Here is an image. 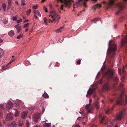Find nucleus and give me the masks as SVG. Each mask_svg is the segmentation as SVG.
I'll return each instance as SVG.
<instances>
[{
  "mask_svg": "<svg viewBox=\"0 0 127 127\" xmlns=\"http://www.w3.org/2000/svg\"><path fill=\"white\" fill-rule=\"evenodd\" d=\"M115 71L112 69H108L107 71L103 74V77L106 78L108 81L113 80L117 81L119 79L114 75L115 74Z\"/></svg>",
  "mask_w": 127,
  "mask_h": 127,
  "instance_id": "nucleus-1",
  "label": "nucleus"
},
{
  "mask_svg": "<svg viewBox=\"0 0 127 127\" xmlns=\"http://www.w3.org/2000/svg\"><path fill=\"white\" fill-rule=\"evenodd\" d=\"M117 0H110L107 4V6L106 7V9H112L116 7H118L121 9L124 5L127 3V0H122V2H119L118 4H115L114 3V1Z\"/></svg>",
  "mask_w": 127,
  "mask_h": 127,
  "instance_id": "nucleus-2",
  "label": "nucleus"
},
{
  "mask_svg": "<svg viewBox=\"0 0 127 127\" xmlns=\"http://www.w3.org/2000/svg\"><path fill=\"white\" fill-rule=\"evenodd\" d=\"M111 41H109L107 54V55H109L112 58H114V56L115 55V52L117 50V46L115 44L111 45Z\"/></svg>",
  "mask_w": 127,
  "mask_h": 127,
  "instance_id": "nucleus-3",
  "label": "nucleus"
},
{
  "mask_svg": "<svg viewBox=\"0 0 127 127\" xmlns=\"http://www.w3.org/2000/svg\"><path fill=\"white\" fill-rule=\"evenodd\" d=\"M58 1H60L62 2H63L64 6L65 7H69L71 5L69 0H57Z\"/></svg>",
  "mask_w": 127,
  "mask_h": 127,
  "instance_id": "nucleus-4",
  "label": "nucleus"
},
{
  "mask_svg": "<svg viewBox=\"0 0 127 127\" xmlns=\"http://www.w3.org/2000/svg\"><path fill=\"white\" fill-rule=\"evenodd\" d=\"M13 116V115L12 113H9L6 115V120L7 121L11 120L12 119Z\"/></svg>",
  "mask_w": 127,
  "mask_h": 127,
  "instance_id": "nucleus-5",
  "label": "nucleus"
},
{
  "mask_svg": "<svg viewBox=\"0 0 127 127\" xmlns=\"http://www.w3.org/2000/svg\"><path fill=\"white\" fill-rule=\"evenodd\" d=\"M124 100L123 99L122 97L120 96V98L116 101V104L119 105H122L123 104L124 102Z\"/></svg>",
  "mask_w": 127,
  "mask_h": 127,
  "instance_id": "nucleus-6",
  "label": "nucleus"
},
{
  "mask_svg": "<svg viewBox=\"0 0 127 127\" xmlns=\"http://www.w3.org/2000/svg\"><path fill=\"white\" fill-rule=\"evenodd\" d=\"M95 88H90L87 92V94L86 95V96L88 97V95H91V94H93L95 92Z\"/></svg>",
  "mask_w": 127,
  "mask_h": 127,
  "instance_id": "nucleus-7",
  "label": "nucleus"
},
{
  "mask_svg": "<svg viewBox=\"0 0 127 127\" xmlns=\"http://www.w3.org/2000/svg\"><path fill=\"white\" fill-rule=\"evenodd\" d=\"M121 45L122 46H125L127 45V35L124 39L122 40Z\"/></svg>",
  "mask_w": 127,
  "mask_h": 127,
  "instance_id": "nucleus-8",
  "label": "nucleus"
},
{
  "mask_svg": "<svg viewBox=\"0 0 127 127\" xmlns=\"http://www.w3.org/2000/svg\"><path fill=\"white\" fill-rule=\"evenodd\" d=\"M39 118V114H34L33 116V121L36 123Z\"/></svg>",
  "mask_w": 127,
  "mask_h": 127,
  "instance_id": "nucleus-9",
  "label": "nucleus"
},
{
  "mask_svg": "<svg viewBox=\"0 0 127 127\" xmlns=\"http://www.w3.org/2000/svg\"><path fill=\"white\" fill-rule=\"evenodd\" d=\"M123 113L122 112H121L117 116L115 117V118L117 120L120 121L123 116Z\"/></svg>",
  "mask_w": 127,
  "mask_h": 127,
  "instance_id": "nucleus-10",
  "label": "nucleus"
},
{
  "mask_svg": "<svg viewBox=\"0 0 127 127\" xmlns=\"http://www.w3.org/2000/svg\"><path fill=\"white\" fill-rule=\"evenodd\" d=\"M28 112L26 111H24L21 114V117L22 119H24L27 116Z\"/></svg>",
  "mask_w": 127,
  "mask_h": 127,
  "instance_id": "nucleus-11",
  "label": "nucleus"
},
{
  "mask_svg": "<svg viewBox=\"0 0 127 127\" xmlns=\"http://www.w3.org/2000/svg\"><path fill=\"white\" fill-rule=\"evenodd\" d=\"M19 24L16 25L14 26V27L17 30L18 33L20 32L21 30V26H19Z\"/></svg>",
  "mask_w": 127,
  "mask_h": 127,
  "instance_id": "nucleus-12",
  "label": "nucleus"
},
{
  "mask_svg": "<svg viewBox=\"0 0 127 127\" xmlns=\"http://www.w3.org/2000/svg\"><path fill=\"white\" fill-rule=\"evenodd\" d=\"M17 124L16 123L15 121L12 122L11 123L9 124L8 125L9 127H14L17 126Z\"/></svg>",
  "mask_w": 127,
  "mask_h": 127,
  "instance_id": "nucleus-13",
  "label": "nucleus"
},
{
  "mask_svg": "<svg viewBox=\"0 0 127 127\" xmlns=\"http://www.w3.org/2000/svg\"><path fill=\"white\" fill-rule=\"evenodd\" d=\"M114 107V106H113L111 108H108L106 111V113L107 114H108L111 113L112 111L113 110Z\"/></svg>",
  "mask_w": 127,
  "mask_h": 127,
  "instance_id": "nucleus-14",
  "label": "nucleus"
},
{
  "mask_svg": "<svg viewBox=\"0 0 127 127\" xmlns=\"http://www.w3.org/2000/svg\"><path fill=\"white\" fill-rule=\"evenodd\" d=\"M7 105L8 107V108L11 109L13 105V103L10 100H8L7 102Z\"/></svg>",
  "mask_w": 127,
  "mask_h": 127,
  "instance_id": "nucleus-15",
  "label": "nucleus"
},
{
  "mask_svg": "<svg viewBox=\"0 0 127 127\" xmlns=\"http://www.w3.org/2000/svg\"><path fill=\"white\" fill-rule=\"evenodd\" d=\"M50 13L51 16H58L57 15V13L55 10H51L50 11Z\"/></svg>",
  "mask_w": 127,
  "mask_h": 127,
  "instance_id": "nucleus-16",
  "label": "nucleus"
},
{
  "mask_svg": "<svg viewBox=\"0 0 127 127\" xmlns=\"http://www.w3.org/2000/svg\"><path fill=\"white\" fill-rule=\"evenodd\" d=\"M64 27V26H62L60 27L58 29H56L55 30V32L57 33L60 32L62 31V29Z\"/></svg>",
  "mask_w": 127,
  "mask_h": 127,
  "instance_id": "nucleus-17",
  "label": "nucleus"
},
{
  "mask_svg": "<svg viewBox=\"0 0 127 127\" xmlns=\"http://www.w3.org/2000/svg\"><path fill=\"white\" fill-rule=\"evenodd\" d=\"M4 50L0 48V58H1L4 55Z\"/></svg>",
  "mask_w": 127,
  "mask_h": 127,
  "instance_id": "nucleus-18",
  "label": "nucleus"
},
{
  "mask_svg": "<svg viewBox=\"0 0 127 127\" xmlns=\"http://www.w3.org/2000/svg\"><path fill=\"white\" fill-rule=\"evenodd\" d=\"M34 16L37 15L38 16H41L40 13L37 10H35L34 11Z\"/></svg>",
  "mask_w": 127,
  "mask_h": 127,
  "instance_id": "nucleus-19",
  "label": "nucleus"
},
{
  "mask_svg": "<svg viewBox=\"0 0 127 127\" xmlns=\"http://www.w3.org/2000/svg\"><path fill=\"white\" fill-rule=\"evenodd\" d=\"M48 21L49 22H52V20L51 19H50L49 20H47L46 18L45 17L44 18V21L45 23V24L46 25H47V21Z\"/></svg>",
  "mask_w": 127,
  "mask_h": 127,
  "instance_id": "nucleus-20",
  "label": "nucleus"
},
{
  "mask_svg": "<svg viewBox=\"0 0 127 127\" xmlns=\"http://www.w3.org/2000/svg\"><path fill=\"white\" fill-rule=\"evenodd\" d=\"M103 88L105 91L109 90V87L108 84H105L103 86Z\"/></svg>",
  "mask_w": 127,
  "mask_h": 127,
  "instance_id": "nucleus-21",
  "label": "nucleus"
},
{
  "mask_svg": "<svg viewBox=\"0 0 127 127\" xmlns=\"http://www.w3.org/2000/svg\"><path fill=\"white\" fill-rule=\"evenodd\" d=\"M8 35L10 36H12L14 34V31L13 30H11L8 33Z\"/></svg>",
  "mask_w": 127,
  "mask_h": 127,
  "instance_id": "nucleus-22",
  "label": "nucleus"
},
{
  "mask_svg": "<svg viewBox=\"0 0 127 127\" xmlns=\"http://www.w3.org/2000/svg\"><path fill=\"white\" fill-rule=\"evenodd\" d=\"M51 126L50 123H45L43 124V127H50Z\"/></svg>",
  "mask_w": 127,
  "mask_h": 127,
  "instance_id": "nucleus-23",
  "label": "nucleus"
},
{
  "mask_svg": "<svg viewBox=\"0 0 127 127\" xmlns=\"http://www.w3.org/2000/svg\"><path fill=\"white\" fill-rule=\"evenodd\" d=\"M8 4L7 7V9L9 10L10 9L12 5V4L11 3V1H8Z\"/></svg>",
  "mask_w": 127,
  "mask_h": 127,
  "instance_id": "nucleus-24",
  "label": "nucleus"
},
{
  "mask_svg": "<svg viewBox=\"0 0 127 127\" xmlns=\"http://www.w3.org/2000/svg\"><path fill=\"white\" fill-rule=\"evenodd\" d=\"M101 7V6L99 4H97L93 7V8L95 10L96 8H99Z\"/></svg>",
  "mask_w": 127,
  "mask_h": 127,
  "instance_id": "nucleus-25",
  "label": "nucleus"
},
{
  "mask_svg": "<svg viewBox=\"0 0 127 127\" xmlns=\"http://www.w3.org/2000/svg\"><path fill=\"white\" fill-rule=\"evenodd\" d=\"M42 96L45 98H49V96L46 93H45L42 95Z\"/></svg>",
  "mask_w": 127,
  "mask_h": 127,
  "instance_id": "nucleus-26",
  "label": "nucleus"
},
{
  "mask_svg": "<svg viewBox=\"0 0 127 127\" xmlns=\"http://www.w3.org/2000/svg\"><path fill=\"white\" fill-rule=\"evenodd\" d=\"M23 36V33H21L18 35L17 37V39H19L20 38H22Z\"/></svg>",
  "mask_w": 127,
  "mask_h": 127,
  "instance_id": "nucleus-27",
  "label": "nucleus"
},
{
  "mask_svg": "<svg viewBox=\"0 0 127 127\" xmlns=\"http://www.w3.org/2000/svg\"><path fill=\"white\" fill-rule=\"evenodd\" d=\"M95 106L96 108L97 109H98L99 107V104L98 102H96L95 104Z\"/></svg>",
  "mask_w": 127,
  "mask_h": 127,
  "instance_id": "nucleus-28",
  "label": "nucleus"
},
{
  "mask_svg": "<svg viewBox=\"0 0 127 127\" xmlns=\"http://www.w3.org/2000/svg\"><path fill=\"white\" fill-rule=\"evenodd\" d=\"M122 13L121 11H118L116 12L115 13V15H120Z\"/></svg>",
  "mask_w": 127,
  "mask_h": 127,
  "instance_id": "nucleus-29",
  "label": "nucleus"
},
{
  "mask_svg": "<svg viewBox=\"0 0 127 127\" xmlns=\"http://www.w3.org/2000/svg\"><path fill=\"white\" fill-rule=\"evenodd\" d=\"M100 19V18L98 17H96L93 20V21L94 22V23H95V22L97 21H99Z\"/></svg>",
  "mask_w": 127,
  "mask_h": 127,
  "instance_id": "nucleus-30",
  "label": "nucleus"
},
{
  "mask_svg": "<svg viewBox=\"0 0 127 127\" xmlns=\"http://www.w3.org/2000/svg\"><path fill=\"white\" fill-rule=\"evenodd\" d=\"M122 72L124 74H125L126 73V71L125 70V67L124 66L122 67Z\"/></svg>",
  "mask_w": 127,
  "mask_h": 127,
  "instance_id": "nucleus-31",
  "label": "nucleus"
},
{
  "mask_svg": "<svg viewBox=\"0 0 127 127\" xmlns=\"http://www.w3.org/2000/svg\"><path fill=\"white\" fill-rule=\"evenodd\" d=\"M8 64L7 65H4L2 66V70H4L6 69V67L8 65Z\"/></svg>",
  "mask_w": 127,
  "mask_h": 127,
  "instance_id": "nucleus-32",
  "label": "nucleus"
},
{
  "mask_svg": "<svg viewBox=\"0 0 127 127\" xmlns=\"http://www.w3.org/2000/svg\"><path fill=\"white\" fill-rule=\"evenodd\" d=\"M19 112L17 111H16L15 112V117H17L19 116Z\"/></svg>",
  "mask_w": 127,
  "mask_h": 127,
  "instance_id": "nucleus-33",
  "label": "nucleus"
},
{
  "mask_svg": "<svg viewBox=\"0 0 127 127\" xmlns=\"http://www.w3.org/2000/svg\"><path fill=\"white\" fill-rule=\"evenodd\" d=\"M38 6V4H36V5H33L32 8L33 9H36Z\"/></svg>",
  "mask_w": 127,
  "mask_h": 127,
  "instance_id": "nucleus-34",
  "label": "nucleus"
},
{
  "mask_svg": "<svg viewBox=\"0 0 127 127\" xmlns=\"http://www.w3.org/2000/svg\"><path fill=\"white\" fill-rule=\"evenodd\" d=\"M2 6L4 10H5L6 7V4L5 3L3 4L2 5Z\"/></svg>",
  "mask_w": 127,
  "mask_h": 127,
  "instance_id": "nucleus-35",
  "label": "nucleus"
},
{
  "mask_svg": "<svg viewBox=\"0 0 127 127\" xmlns=\"http://www.w3.org/2000/svg\"><path fill=\"white\" fill-rule=\"evenodd\" d=\"M31 9H29V10H27V13L29 15L31 12Z\"/></svg>",
  "mask_w": 127,
  "mask_h": 127,
  "instance_id": "nucleus-36",
  "label": "nucleus"
},
{
  "mask_svg": "<svg viewBox=\"0 0 127 127\" xmlns=\"http://www.w3.org/2000/svg\"><path fill=\"white\" fill-rule=\"evenodd\" d=\"M43 9L45 12H48L47 9L45 6H43Z\"/></svg>",
  "mask_w": 127,
  "mask_h": 127,
  "instance_id": "nucleus-37",
  "label": "nucleus"
},
{
  "mask_svg": "<svg viewBox=\"0 0 127 127\" xmlns=\"http://www.w3.org/2000/svg\"><path fill=\"white\" fill-rule=\"evenodd\" d=\"M3 22L4 24H6L8 22V20L5 19L3 21Z\"/></svg>",
  "mask_w": 127,
  "mask_h": 127,
  "instance_id": "nucleus-38",
  "label": "nucleus"
},
{
  "mask_svg": "<svg viewBox=\"0 0 127 127\" xmlns=\"http://www.w3.org/2000/svg\"><path fill=\"white\" fill-rule=\"evenodd\" d=\"M91 104H89L86 105V108L87 109H88L90 106Z\"/></svg>",
  "mask_w": 127,
  "mask_h": 127,
  "instance_id": "nucleus-39",
  "label": "nucleus"
},
{
  "mask_svg": "<svg viewBox=\"0 0 127 127\" xmlns=\"http://www.w3.org/2000/svg\"><path fill=\"white\" fill-rule=\"evenodd\" d=\"M15 60V59H14V60H10V62H9V63H8L7 64H8V65H9V64H10L12 62H14V60Z\"/></svg>",
  "mask_w": 127,
  "mask_h": 127,
  "instance_id": "nucleus-40",
  "label": "nucleus"
},
{
  "mask_svg": "<svg viewBox=\"0 0 127 127\" xmlns=\"http://www.w3.org/2000/svg\"><path fill=\"white\" fill-rule=\"evenodd\" d=\"M125 102L126 104H127V96L125 95Z\"/></svg>",
  "mask_w": 127,
  "mask_h": 127,
  "instance_id": "nucleus-41",
  "label": "nucleus"
},
{
  "mask_svg": "<svg viewBox=\"0 0 127 127\" xmlns=\"http://www.w3.org/2000/svg\"><path fill=\"white\" fill-rule=\"evenodd\" d=\"M57 16H51V18L53 20V21H54L55 20L56 17Z\"/></svg>",
  "mask_w": 127,
  "mask_h": 127,
  "instance_id": "nucleus-42",
  "label": "nucleus"
},
{
  "mask_svg": "<svg viewBox=\"0 0 127 127\" xmlns=\"http://www.w3.org/2000/svg\"><path fill=\"white\" fill-rule=\"evenodd\" d=\"M29 24L28 23L25 24L24 25V27H28L29 26V25H28Z\"/></svg>",
  "mask_w": 127,
  "mask_h": 127,
  "instance_id": "nucleus-43",
  "label": "nucleus"
},
{
  "mask_svg": "<svg viewBox=\"0 0 127 127\" xmlns=\"http://www.w3.org/2000/svg\"><path fill=\"white\" fill-rule=\"evenodd\" d=\"M13 20L15 21H17V17L16 16H14L12 18Z\"/></svg>",
  "mask_w": 127,
  "mask_h": 127,
  "instance_id": "nucleus-44",
  "label": "nucleus"
},
{
  "mask_svg": "<svg viewBox=\"0 0 127 127\" xmlns=\"http://www.w3.org/2000/svg\"><path fill=\"white\" fill-rule=\"evenodd\" d=\"M104 117H103L101 119V121L100 122L101 123H102L103 122V121L104 120Z\"/></svg>",
  "mask_w": 127,
  "mask_h": 127,
  "instance_id": "nucleus-45",
  "label": "nucleus"
},
{
  "mask_svg": "<svg viewBox=\"0 0 127 127\" xmlns=\"http://www.w3.org/2000/svg\"><path fill=\"white\" fill-rule=\"evenodd\" d=\"M124 86V84L122 83H121L120 84V87L122 88H123Z\"/></svg>",
  "mask_w": 127,
  "mask_h": 127,
  "instance_id": "nucleus-46",
  "label": "nucleus"
},
{
  "mask_svg": "<svg viewBox=\"0 0 127 127\" xmlns=\"http://www.w3.org/2000/svg\"><path fill=\"white\" fill-rule=\"evenodd\" d=\"M122 70H121V69H119V68H118V71L119 72V73L120 74V75L121 74V71Z\"/></svg>",
  "mask_w": 127,
  "mask_h": 127,
  "instance_id": "nucleus-47",
  "label": "nucleus"
},
{
  "mask_svg": "<svg viewBox=\"0 0 127 127\" xmlns=\"http://www.w3.org/2000/svg\"><path fill=\"white\" fill-rule=\"evenodd\" d=\"M81 60H80V59H79V60L77 62V63L78 64H80V62H81Z\"/></svg>",
  "mask_w": 127,
  "mask_h": 127,
  "instance_id": "nucleus-48",
  "label": "nucleus"
},
{
  "mask_svg": "<svg viewBox=\"0 0 127 127\" xmlns=\"http://www.w3.org/2000/svg\"><path fill=\"white\" fill-rule=\"evenodd\" d=\"M22 19H20V20H17V23H19L20 22H22Z\"/></svg>",
  "mask_w": 127,
  "mask_h": 127,
  "instance_id": "nucleus-49",
  "label": "nucleus"
},
{
  "mask_svg": "<svg viewBox=\"0 0 127 127\" xmlns=\"http://www.w3.org/2000/svg\"><path fill=\"white\" fill-rule=\"evenodd\" d=\"M125 79V77H123L121 78V80L122 82H124V80Z\"/></svg>",
  "mask_w": 127,
  "mask_h": 127,
  "instance_id": "nucleus-50",
  "label": "nucleus"
},
{
  "mask_svg": "<svg viewBox=\"0 0 127 127\" xmlns=\"http://www.w3.org/2000/svg\"><path fill=\"white\" fill-rule=\"evenodd\" d=\"M3 106L2 104H0V109H3Z\"/></svg>",
  "mask_w": 127,
  "mask_h": 127,
  "instance_id": "nucleus-51",
  "label": "nucleus"
},
{
  "mask_svg": "<svg viewBox=\"0 0 127 127\" xmlns=\"http://www.w3.org/2000/svg\"><path fill=\"white\" fill-rule=\"evenodd\" d=\"M42 114H43L45 111V109L44 108H42Z\"/></svg>",
  "mask_w": 127,
  "mask_h": 127,
  "instance_id": "nucleus-52",
  "label": "nucleus"
},
{
  "mask_svg": "<svg viewBox=\"0 0 127 127\" xmlns=\"http://www.w3.org/2000/svg\"><path fill=\"white\" fill-rule=\"evenodd\" d=\"M114 100V99H110V102L111 103L113 102Z\"/></svg>",
  "mask_w": 127,
  "mask_h": 127,
  "instance_id": "nucleus-53",
  "label": "nucleus"
},
{
  "mask_svg": "<svg viewBox=\"0 0 127 127\" xmlns=\"http://www.w3.org/2000/svg\"><path fill=\"white\" fill-rule=\"evenodd\" d=\"M75 127H80L79 125L77 124H76L75 126Z\"/></svg>",
  "mask_w": 127,
  "mask_h": 127,
  "instance_id": "nucleus-54",
  "label": "nucleus"
},
{
  "mask_svg": "<svg viewBox=\"0 0 127 127\" xmlns=\"http://www.w3.org/2000/svg\"><path fill=\"white\" fill-rule=\"evenodd\" d=\"M92 101V100L91 99V98H90L89 101V104H91V103Z\"/></svg>",
  "mask_w": 127,
  "mask_h": 127,
  "instance_id": "nucleus-55",
  "label": "nucleus"
},
{
  "mask_svg": "<svg viewBox=\"0 0 127 127\" xmlns=\"http://www.w3.org/2000/svg\"><path fill=\"white\" fill-rule=\"evenodd\" d=\"M26 125L28 127H29V122H27L26 123Z\"/></svg>",
  "mask_w": 127,
  "mask_h": 127,
  "instance_id": "nucleus-56",
  "label": "nucleus"
},
{
  "mask_svg": "<svg viewBox=\"0 0 127 127\" xmlns=\"http://www.w3.org/2000/svg\"><path fill=\"white\" fill-rule=\"evenodd\" d=\"M21 1L22 3H25L26 2V1L25 0H21Z\"/></svg>",
  "mask_w": 127,
  "mask_h": 127,
  "instance_id": "nucleus-57",
  "label": "nucleus"
},
{
  "mask_svg": "<svg viewBox=\"0 0 127 127\" xmlns=\"http://www.w3.org/2000/svg\"><path fill=\"white\" fill-rule=\"evenodd\" d=\"M21 4L23 6H24L25 5H26V4L25 3H22Z\"/></svg>",
  "mask_w": 127,
  "mask_h": 127,
  "instance_id": "nucleus-58",
  "label": "nucleus"
},
{
  "mask_svg": "<svg viewBox=\"0 0 127 127\" xmlns=\"http://www.w3.org/2000/svg\"><path fill=\"white\" fill-rule=\"evenodd\" d=\"M79 1H87V0H78Z\"/></svg>",
  "mask_w": 127,
  "mask_h": 127,
  "instance_id": "nucleus-59",
  "label": "nucleus"
},
{
  "mask_svg": "<svg viewBox=\"0 0 127 127\" xmlns=\"http://www.w3.org/2000/svg\"><path fill=\"white\" fill-rule=\"evenodd\" d=\"M23 125V124H22V123H19V125L20 126H22Z\"/></svg>",
  "mask_w": 127,
  "mask_h": 127,
  "instance_id": "nucleus-60",
  "label": "nucleus"
},
{
  "mask_svg": "<svg viewBox=\"0 0 127 127\" xmlns=\"http://www.w3.org/2000/svg\"><path fill=\"white\" fill-rule=\"evenodd\" d=\"M3 42V40L0 38V43H2Z\"/></svg>",
  "mask_w": 127,
  "mask_h": 127,
  "instance_id": "nucleus-61",
  "label": "nucleus"
},
{
  "mask_svg": "<svg viewBox=\"0 0 127 127\" xmlns=\"http://www.w3.org/2000/svg\"><path fill=\"white\" fill-rule=\"evenodd\" d=\"M28 19H27L26 20H25L23 22H28Z\"/></svg>",
  "mask_w": 127,
  "mask_h": 127,
  "instance_id": "nucleus-62",
  "label": "nucleus"
},
{
  "mask_svg": "<svg viewBox=\"0 0 127 127\" xmlns=\"http://www.w3.org/2000/svg\"><path fill=\"white\" fill-rule=\"evenodd\" d=\"M15 3L17 5H18V1H17L15 2Z\"/></svg>",
  "mask_w": 127,
  "mask_h": 127,
  "instance_id": "nucleus-63",
  "label": "nucleus"
},
{
  "mask_svg": "<svg viewBox=\"0 0 127 127\" xmlns=\"http://www.w3.org/2000/svg\"><path fill=\"white\" fill-rule=\"evenodd\" d=\"M28 30H29L28 29V28H27L26 29L25 32H27L28 31Z\"/></svg>",
  "mask_w": 127,
  "mask_h": 127,
  "instance_id": "nucleus-64",
  "label": "nucleus"
}]
</instances>
